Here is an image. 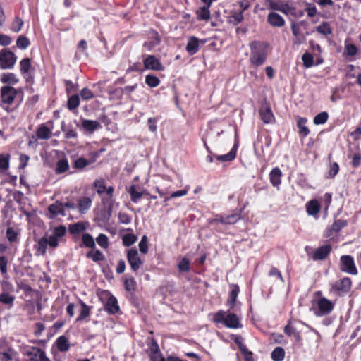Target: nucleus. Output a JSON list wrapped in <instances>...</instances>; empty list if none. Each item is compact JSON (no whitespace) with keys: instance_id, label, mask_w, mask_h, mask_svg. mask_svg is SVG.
I'll return each instance as SVG.
<instances>
[{"instance_id":"nucleus-1","label":"nucleus","mask_w":361,"mask_h":361,"mask_svg":"<svg viewBox=\"0 0 361 361\" xmlns=\"http://www.w3.org/2000/svg\"><path fill=\"white\" fill-rule=\"evenodd\" d=\"M267 44L259 41H252L250 43V61L253 66L257 67L264 64L267 57Z\"/></svg>"},{"instance_id":"nucleus-2","label":"nucleus","mask_w":361,"mask_h":361,"mask_svg":"<svg viewBox=\"0 0 361 361\" xmlns=\"http://www.w3.org/2000/svg\"><path fill=\"white\" fill-rule=\"evenodd\" d=\"M213 322L216 324H224L230 329H239L242 327L238 317L234 313L226 314L224 310H219L213 316Z\"/></svg>"},{"instance_id":"nucleus-3","label":"nucleus","mask_w":361,"mask_h":361,"mask_svg":"<svg viewBox=\"0 0 361 361\" xmlns=\"http://www.w3.org/2000/svg\"><path fill=\"white\" fill-rule=\"evenodd\" d=\"M351 286V279L349 277H344L331 285V291L339 296H341L349 292Z\"/></svg>"},{"instance_id":"nucleus-4","label":"nucleus","mask_w":361,"mask_h":361,"mask_svg":"<svg viewBox=\"0 0 361 361\" xmlns=\"http://www.w3.org/2000/svg\"><path fill=\"white\" fill-rule=\"evenodd\" d=\"M340 269L342 271L352 275H356L357 274V269L352 256L342 255L340 259Z\"/></svg>"},{"instance_id":"nucleus-5","label":"nucleus","mask_w":361,"mask_h":361,"mask_svg":"<svg viewBox=\"0 0 361 361\" xmlns=\"http://www.w3.org/2000/svg\"><path fill=\"white\" fill-rule=\"evenodd\" d=\"M17 57L7 49H1V69H11L16 63Z\"/></svg>"},{"instance_id":"nucleus-6","label":"nucleus","mask_w":361,"mask_h":361,"mask_svg":"<svg viewBox=\"0 0 361 361\" xmlns=\"http://www.w3.org/2000/svg\"><path fill=\"white\" fill-rule=\"evenodd\" d=\"M334 309V304L327 298H321L317 302V309L314 314L322 317L329 314Z\"/></svg>"},{"instance_id":"nucleus-7","label":"nucleus","mask_w":361,"mask_h":361,"mask_svg":"<svg viewBox=\"0 0 361 361\" xmlns=\"http://www.w3.org/2000/svg\"><path fill=\"white\" fill-rule=\"evenodd\" d=\"M127 260L130 266L131 269L134 272H137L142 264V261L139 257L138 252L135 248H132L128 250Z\"/></svg>"},{"instance_id":"nucleus-8","label":"nucleus","mask_w":361,"mask_h":361,"mask_svg":"<svg viewBox=\"0 0 361 361\" xmlns=\"http://www.w3.org/2000/svg\"><path fill=\"white\" fill-rule=\"evenodd\" d=\"M47 210L49 219H54L59 216L63 217L66 216V212L64 209L63 202L59 200H56L53 204L49 205Z\"/></svg>"},{"instance_id":"nucleus-9","label":"nucleus","mask_w":361,"mask_h":361,"mask_svg":"<svg viewBox=\"0 0 361 361\" xmlns=\"http://www.w3.org/2000/svg\"><path fill=\"white\" fill-rule=\"evenodd\" d=\"M146 69L161 71L164 70V66L160 61L154 55H147L143 61Z\"/></svg>"},{"instance_id":"nucleus-10","label":"nucleus","mask_w":361,"mask_h":361,"mask_svg":"<svg viewBox=\"0 0 361 361\" xmlns=\"http://www.w3.org/2000/svg\"><path fill=\"white\" fill-rule=\"evenodd\" d=\"M17 94V90L10 86H4L1 87V103L11 104Z\"/></svg>"},{"instance_id":"nucleus-11","label":"nucleus","mask_w":361,"mask_h":361,"mask_svg":"<svg viewBox=\"0 0 361 361\" xmlns=\"http://www.w3.org/2000/svg\"><path fill=\"white\" fill-rule=\"evenodd\" d=\"M104 310L109 314H116L120 312L118 300L113 295H110L104 304Z\"/></svg>"},{"instance_id":"nucleus-12","label":"nucleus","mask_w":361,"mask_h":361,"mask_svg":"<svg viewBox=\"0 0 361 361\" xmlns=\"http://www.w3.org/2000/svg\"><path fill=\"white\" fill-rule=\"evenodd\" d=\"M331 250L332 247L329 244L322 245L315 250L312 255V259L314 261L324 260L329 255Z\"/></svg>"},{"instance_id":"nucleus-13","label":"nucleus","mask_w":361,"mask_h":361,"mask_svg":"<svg viewBox=\"0 0 361 361\" xmlns=\"http://www.w3.org/2000/svg\"><path fill=\"white\" fill-rule=\"evenodd\" d=\"M267 22L275 27H281L285 25L284 18L276 12H270L267 16Z\"/></svg>"},{"instance_id":"nucleus-14","label":"nucleus","mask_w":361,"mask_h":361,"mask_svg":"<svg viewBox=\"0 0 361 361\" xmlns=\"http://www.w3.org/2000/svg\"><path fill=\"white\" fill-rule=\"evenodd\" d=\"M282 172L279 167L274 168L269 173V180L274 187L278 190L281 183Z\"/></svg>"},{"instance_id":"nucleus-15","label":"nucleus","mask_w":361,"mask_h":361,"mask_svg":"<svg viewBox=\"0 0 361 361\" xmlns=\"http://www.w3.org/2000/svg\"><path fill=\"white\" fill-rule=\"evenodd\" d=\"M18 359V353L11 348H5L1 343V361H13Z\"/></svg>"},{"instance_id":"nucleus-16","label":"nucleus","mask_w":361,"mask_h":361,"mask_svg":"<svg viewBox=\"0 0 361 361\" xmlns=\"http://www.w3.org/2000/svg\"><path fill=\"white\" fill-rule=\"evenodd\" d=\"M200 49L199 39L195 36L188 38L185 47L186 51L190 55H194L198 52Z\"/></svg>"},{"instance_id":"nucleus-17","label":"nucleus","mask_w":361,"mask_h":361,"mask_svg":"<svg viewBox=\"0 0 361 361\" xmlns=\"http://www.w3.org/2000/svg\"><path fill=\"white\" fill-rule=\"evenodd\" d=\"M291 30L295 38L293 39V43L295 44H300L305 42V36L300 32V27L295 24L292 23Z\"/></svg>"},{"instance_id":"nucleus-18","label":"nucleus","mask_w":361,"mask_h":361,"mask_svg":"<svg viewBox=\"0 0 361 361\" xmlns=\"http://www.w3.org/2000/svg\"><path fill=\"white\" fill-rule=\"evenodd\" d=\"M260 118L264 123H270L274 120V116L271 108L267 106L259 109Z\"/></svg>"},{"instance_id":"nucleus-19","label":"nucleus","mask_w":361,"mask_h":361,"mask_svg":"<svg viewBox=\"0 0 361 361\" xmlns=\"http://www.w3.org/2000/svg\"><path fill=\"white\" fill-rule=\"evenodd\" d=\"M78 209L82 214H85L92 206V200L88 197H83L78 202Z\"/></svg>"},{"instance_id":"nucleus-20","label":"nucleus","mask_w":361,"mask_h":361,"mask_svg":"<svg viewBox=\"0 0 361 361\" xmlns=\"http://www.w3.org/2000/svg\"><path fill=\"white\" fill-rule=\"evenodd\" d=\"M321 209L319 202L317 200H312L306 204L307 212L310 216H317Z\"/></svg>"},{"instance_id":"nucleus-21","label":"nucleus","mask_w":361,"mask_h":361,"mask_svg":"<svg viewBox=\"0 0 361 361\" xmlns=\"http://www.w3.org/2000/svg\"><path fill=\"white\" fill-rule=\"evenodd\" d=\"M238 149V142H235L231 151L223 155H216V159L220 161H231L236 157V152Z\"/></svg>"},{"instance_id":"nucleus-22","label":"nucleus","mask_w":361,"mask_h":361,"mask_svg":"<svg viewBox=\"0 0 361 361\" xmlns=\"http://www.w3.org/2000/svg\"><path fill=\"white\" fill-rule=\"evenodd\" d=\"M51 130L44 124H42L37 130L36 135L38 139L48 140L51 136Z\"/></svg>"},{"instance_id":"nucleus-23","label":"nucleus","mask_w":361,"mask_h":361,"mask_svg":"<svg viewBox=\"0 0 361 361\" xmlns=\"http://www.w3.org/2000/svg\"><path fill=\"white\" fill-rule=\"evenodd\" d=\"M82 126L86 131L90 133H93L102 127L99 122L88 119L82 120Z\"/></svg>"},{"instance_id":"nucleus-24","label":"nucleus","mask_w":361,"mask_h":361,"mask_svg":"<svg viewBox=\"0 0 361 361\" xmlns=\"http://www.w3.org/2000/svg\"><path fill=\"white\" fill-rule=\"evenodd\" d=\"M357 47L351 43H348V40H345L344 42V51L343 56L345 57H354L358 53Z\"/></svg>"},{"instance_id":"nucleus-25","label":"nucleus","mask_w":361,"mask_h":361,"mask_svg":"<svg viewBox=\"0 0 361 361\" xmlns=\"http://www.w3.org/2000/svg\"><path fill=\"white\" fill-rule=\"evenodd\" d=\"M87 226H89L88 222H77L75 224L69 225L68 230L71 234H78L82 231H85L87 229Z\"/></svg>"},{"instance_id":"nucleus-26","label":"nucleus","mask_w":361,"mask_h":361,"mask_svg":"<svg viewBox=\"0 0 361 361\" xmlns=\"http://www.w3.org/2000/svg\"><path fill=\"white\" fill-rule=\"evenodd\" d=\"M307 122V119L303 117L299 118L297 121V126L299 129V133L302 136V137H307L310 132L309 128L307 126H305Z\"/></svg>"},{"instance_id":"nucleus-27","label":"nucleus","mask_w":361,"mask_h":361,"mask_svg":"<svg viewBox=\"0 0 361 361\" xmlns=\"http://www.w3.org/2000/svg\"><path fill=\"white\" fill-rule=\"evenodd\" d=\"M56 346L59 351L66 352L70 348L69 341L65 336H59L56 341Z\"/></svg>"},{"instance_id":"nucleus-28","label":"nucleus","mask_w":361,"mask_h":361,"mask_svg":"<svg viewBox=\"0 0 361 361\" xmlns=\"http://www.w3.org/2000/svg\"><path fill=\"white\" fill-rule=\"evenodd\" d=\"M231 290L229 293V298L228 300V305L231 308L233 307L236 301L238 295L240 292V288L238 285H231Z\"/></svg>"},{"instance_id":"nucleus-29","label":"nucleus","mask_w":361,"mask_h":361,"mask_svg":"<svg viewBox=\"0 0 361 361\" xmlns=\"http://www.w3.org/2000/svg\"><path fill=\"white\" fill-rule=\"evenodd\" d=\"M69 169V164L67 158L63 157L60 159L56 162L55 172L57 174L63 173Z\"/></svg>"},{"instance_id":"nucleus-30","label":"nucleus","mask_w":361,"mask_h":361,"mask_svg":"<svg viewBox=\"0 0 361 361\" xmlns=\"http://www.w3.org/2000/svg\"><path fill=\"white\" fill-rule=\"evenodd\" d=\"M42 353L45 352L39 348L33 347L27 352V355L30 357L29 361H40Z\"/></svg>"},{"instance_id":"nucleus-31","label":"nucleus","mask_w":361,"mask_h":361,"mask_svg":"<svg viewBox=\"0 0 361 361\" xmlns=\"http://www.w3.org/2000/svg\"><path fill=\"white\" fill-rule=\"evenodd\" d=\"M19 233V230L17 228L8 227L6 229V236L10 243H15L18 241Z\"/></svg>"},{"instance_id":"nucleus-32","label":"nucleus","mask_w":361,"mask_h":361,"mask_svg":"<svg viewBox=\"0 0 361 361\" xmlns=\"http://www.w3.org/2000/svg\"><path fill=\"white\" fill-rule=\"evenodd\" d=\"M128 192L130 195L132 202L137 203L138 200L142 197L143 195H148L145 191L139 192L136 190L135 185H133L129 188Z\"/></svg>"},{"instance_id":"nucleus-33","label":"nucleus","mask_w":361,"mask_h":361,"mask_svg":"<svg viewBox=\"0 0 361 361\" xmlns=\"http://www.w3.org/2000/svg\"><path fill=\"white\" fill-rule=\"evenodd\" d=\"M19 80L16 75L13 73H6L1 74V82L8 85H16L18 82Z\"/></svg>"},{"instance_id":"nucleus-34","label":"nucleus","mask_w":361,"mask_h":361,"mask_svg":"<svg viewBox=\"0 0 361 361\" xmlns=\"http://www.w3.org/2000/svg\"><path fill=\"white\" fill-rule=\"evenodd\" d=\"M161 42V39L159 37V35L157 32H154V35L152 39L149 41L145 42L143 44V47L146 48L148 51H151L155 47L158 46Z\"/></svg>"},{"instance_id":"nucleus-35","label":"nucleus","mask_w":361,"mask_h":361,"mask_svg":"<svg viewBox=\"0 0 361 361\" xmlns=\"http://www.w3.org/2000/svg\"><path fill=\"white\" fill-rule=\"evenodd\" d=\"M283 0H264V5L268 9L281 11Z\"/></svg>"},{"instance_id":"nucleus-36","label":"nucleus","mask_w":361,"mask_h":361,"mask_svg":"<svg viewBox=\"0 0 361 361\" xmlns=\"http://www.w3.org/2000/svg\"><path fill=\"white\" fill-rule=\"evenodd\" d=\"M47 247V240L43 237L34 245V249L37 251V255H44L46 254Z\"/></svg>"},{"instance_id":"nucleus-37","label":"nucleus","mask_w":361,"mask_h":361,"mask_svg":"<svg viewBox=\"0 0 361 361\" xmlns=\"http://www.w3.org/2000/svg\"><path fill=\"white\" fill-rule=\"evenodd\" d=\"M148 349L147 350V354H154L160 352L159 345L154 338H148L147 341Z\"/></svg>"},{"instance_id":"nucleus-38","label":"nucleus","mask_w":361,"mask_h":361,"mask_svg":"<svg viewBox=\"0 0 361 361\" xmlns=\"http://www.w3.org/2000/svg\"><path fill=\"white\" fill-rule=\"evenodd\" d=\"M273 361H282L285 357V350L281 347L275 348L271 354Z\"/></svg>"},{"instance_id":"nucleus-39","label":"nucleus","mask_w":361,"mask_h":361,"mask_svg":"<svg viewBox=\"0 0 361 361\" xmlns=\"http://www.w3.org/2000/svg\"><path fill=\"white\" fill-rule=\"evenodd\" d=\"M197 18L199 20H207L210 18L209 7L204 6L196 12Z\"/></svg>"},{"instance_id":"nucleus-40","label":"nucleus","mask_w":361,"mask_h":361,"mask_svg":"<svg viewBox=\"0 0 361 361\" xmlns=\"http://www.w3.org/2000/svg\"><path fill=\"white\" fill-rule=\"evenodd\" d=\"M14 300L13 293H1V304L8 305V308L13 306Z\"/></svg>"},{"instance_id":"nucleus-41","label":"nucleus","mask_w":361,"mask_h":361,"mask_svg":"<svg viewBox=\"0 0 361 361\" xmlns=\"http://www.w3.org/2000/svg\"><path fill=\"white\" fill-rule=\"evenodd\" d=\"M81 310L79 316L77 318V321H82L90 316V308L86 305L84 302L80 301Z\"/></svg>"},{"instance_id":"nucleus-42","label":"nucleus","mask_w":361,"mask_h":361,"mask_svg":"<svg viewBox=\"0 0 361 361\" xmlns=\"http://www.w3.org/2000/svg\"><path fill=\"white\" fill-rule=\"evenodd\" d=\"M86 256L87 258L92 259V261L95 262L104 261L105 259V256L99 250H97L95 251H90L87 253Z\"/></svg>"},{"instance_id":"nucleus-43","label":"nucleus","mask_w":361,"mask_h":361,"mask_svg":"<svg viewBox=\"0 0 361 361\" xmlns=\"http://www.w3.org/2000/svg\"><path fill=\"white\" fill-rule=\"evenodd\" d=\"M83 245L88 248H94L95 242L93 237L90 233H84L82 236Z\"/></svg>"},{"instance_id":"nucleus-44","label":"nucleus","mask_w":361,"mask_h":361,"mask_svg":"<svg viewBox=\"0 0 361 361\" xmlns=\"http://www.w3.org/2000/svg\"><path fill=\"white\" fill-rule=\"evenodd\" d=\"M31 68V61L29 58H24L20 62V71L22 75L27 74Z\"/></svg>"},{"instance_id":"nucleus-45","label":"nucleus","mask_w":361,"mask_h":361,"mask_svg":"<svg viewBox=\"0 0 361 361\" xmlns=\"http://www.w3.org/2000/svg\"><path fill=\"white\" fill-rule=\"evenodd\" d=\"M240 219V214L233 213L230 215L224 216V219H221L223 221V224H233L236 223Z\"/></svg>"},{"instance_id":"nucleus-46","label":"nucleus","mask_w":361,"mask_h":361,"mask_svg":"<svg viewBox=\"0 0 361 361\" xmlns=\"http://www.w3.org/2000/svg\"><path fill=\"white\" fill-rule=\"evenodd\" d=\"M285 15L296 16V8L294 6H291L288 4V1L283 0V3L281 7V11Z\"/></svg>"},{"instance_id":"nucleus-47","label":"nucleus","mask_w":361,"mask_h":361,"mask_svg":"<svg viewBox=\"0 0 361 361\" xmlns=\"http://www.w3.org/2000/svg\"><path fill=\"white\" fill-rule=\"evenodd\" d=\"M89 164L90 161L88 159H86L84 157H79L74 161L73 166L75 169L82 170Z\"/></svg>"},{"instance_id":"nucleus-48","label":"nucleus","mask_w":361,"mask_h":361,"mask_svg":"<svg viewBox=\"0 0 361 361\" xmlns=\"http://www.w3.org/2000/svg\"><path fill=\"white\" fill-rule=\"evenodd\" d=\"M317 31L324 35H329L332 33V30L327 22H323L317 27Z\"/></svg>"},{"instance_id":"nucleus-49","label":"nucleus","mask_w":361,"mask_h":361,"mask_svg":"<svg viewBox=\"0 0 361 361\" xmlns=\"http://www.w3.org/2000/svg\"><path fill=\"white\" fill-rule=\"evenodd\" d=\"M328 118V113L326 111H322L314 116L313 122L315 125L324 124L327 121Z\"/></svg>"},{"instance_id":"nucleus-50","label":"nucleus","mask_w":361,"mask_h":361,"mask_svg":"<svg viewBox=\"0 0 361 361\" xmlns=\"http://www.w3.org/2000/svg\"><path fill=\"white\" fill-rule=\"evenodd\" d=\"M80 104V98L78 94L72 95L68 100V108L70 110L75 109Z\"/></svg>"},{"instance_id":"nucleus-51","label":"nucleus","mask_w":361,"mask_h":361,"mask_svg":"<svg viewBox=\"0 0 361 361\" xmlns=\"http://www.w3.org/2000/svg\"><path fill=\"white\" fill-rule=\"evenodd\" d=\"M145 82L150 87H156L160 83V80L154 75H147L145 77Z\"/></svg>"},{"instance_id":"nucleus-52","label":"nucleus","mask_w":361,"mask_h":361,"mask_svg":"<svg viewBox=\"0 0 361 361\" xmlns=\"http://www.w3.org/2000/svg\"><path fill=\"white\" fill-rule=\"evenodd\" d=\"M305 11L310 18H313L317 14V9L314 4L305 2Z\"/></svg>"},{"instance_id":"nucleus-53","label":"nucleus","mask_w":361,"mask_h":361,"mask_svg":"<svg viewBox=\"0 0 361 361\" xmlns=\"http://www.w3.org/2000/svg\"><path fill=\"white\" fill-rule=\"evenodd\" d=\"M96 241L101 247L104 249H106L109 245L108 237L103 233H100L97 237Z\"/></svg>"},{"instance_id":"nucleus-54","label":"nucleus","mask_w":361,"mask_h":361,"mask_svg":"<svg viewBox=\"0 0 361 361\" xmlns=\"http://www.w3.org/2000/svg\"><path fill=\"white\" fill-rule=\"evenodd\" d=\"M302 60L303 66L307 68L312 67L314 64L313 56L308 52H306L302 55Z\"/></svg>"},{"instance_id":"nucleus-55","label":"nucleus","mask_w":361,"mask_h":361,"mask_svg":"<svg viewBox=\"0 0 361 361\" xmlns=\"http://www.w3.org/2000/svg\"><path fill=\"white\" fill-rule=\"evenodd\" d=\"M30 40L25 36H20L16 41V46L20 49H25L30 46Z\"/></svg>"},{"instance_id":"nucleus-56","label":"nucleus","mask_w":361,"mask_h":361,"mask_svg":"<svg viewBox=\"0 0 361 361\" xmlns=\"http://www.w3.org/2000/svg\"><path fill=\"white\" fill-rule=\"evenodd\" d=\"M125 289L128 291H134L136 288V281L133 277L126 279L124 281Z\"/></svg>"},{"instance_id":"nucleus-57","label":"nucleus","mask_w":361,"mask_h":361,"mask_svg":"<svg viewBox=\"0 0 361 361\" xmlns=\"http://www.w3.org/2000/svg\"><path fill=\"white\" fill-rule=\"evenodd\" d=\"M347 225V221L343 219H338L334 222L331 226V231L334 232H339Z\"/></svg>"},{"instance_id":"nucleus-58","label":"nucleus","mask_w":361,"mask_h":361,"mask_svg":"<svg viewBox=\"0 0 361 361\" xmlns=\"http://www.w3.org/2000/svg\"><path fill=\"white\" fill-rule=\"evenodd\" d=\"M66 233V226H63V225H60V226H56L54 228L52 235L59 240V238H61L65 235Z\"/></svg>"},{"instance_id":"nucleus-59","label":"nucleus","mask_w":361,"mask_h":361,"mask_svg":"<svg viewBox=\"0 0 361 361\" xmlns=\"http://www.w3.org/2000/svg\"><path fill=\"white\" fill-rule=\"evenodd\" d=\"M47 240V245L54 249L56 248L59 245V239L54 236L52 234L48 236H44Z\"/></svg>"},{"instance_id":"nucleus-60","label":"nucleus","mask_w":361,"mask_h":361,"mask_svg":"<svg viewBox=\"0 0 361 361\" xmlns=\"http://www.w3.org/2000/svg\"><path fill=\"white\" fill-rule=\"evenodd\" d=\"M137 238L133 234H126L123 238V243L125 246H130L135 243Z\"/></svg>"},{"instance_id":"nucleus-61","label":"nucleus","mask_w":361,"mask_h":361,"mask_svg":"<svg viewBox=\"0 0 361 361\" xmlns=\"http://www.w3.org/2000/svg\"><path fill=\"white\" fill-rule=\"evenodd\" d=\"M139 249L140 251L142 254H147L148 252V245H147V237L146 235H143L139 243Z\"/></svg>"},{"instance_id":"nucleus-62","label":"nucleus","mask_w":361,"mask_h":361,"mask_svg":"<svg viewBox=\"0 0 361 361\" xmlns=\"http://www.w3.org/2000/svg\"><path fill=\"white\" fill-rule=\"evenodd\" d=\"M178 267L181 271H188L190 270V261L183 257L178 264Z\"/></svg>"},{"instance_id":"nucleus-63","label":"nucleus","mask_w":361,"mask_h":361,"mask_svg":"<svg viewBox=\"0 0 361 361\" xmlns=\"http://www.w3.org/2000/svg\"><path fill=\"white\" fill-rule=\"evenodd\" d=\"M132 218L130 215L125 212H119L118 221L123 224H129L131 222Z\"/></svg>"},{"instance_id":"nucleus-64","label":"nucleus","mask_w":361,"mask_h":361,"mask_svg":"<svg viewBox=\"0 0 361 361\" xmlns=\"http://www.w3.org/2000/svg\"><path fill=\"white\" fill-rule=\"evenodd\" d=\"M339 171V165L338 163L334 162L330 166V169L328 173V178H333L336 176Z\"/></svg>"}]
</instances>
